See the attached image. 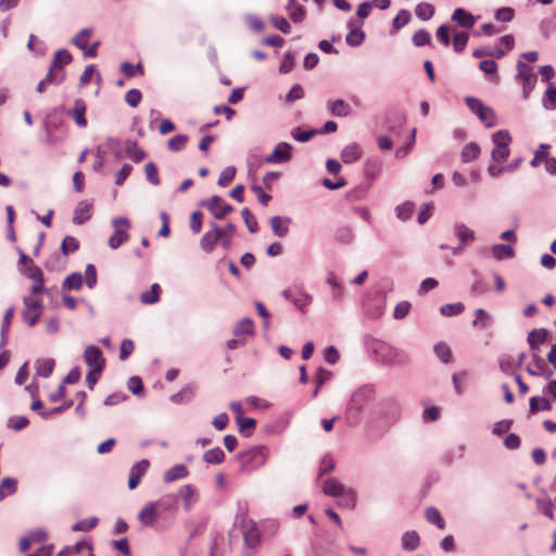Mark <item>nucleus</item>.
Returning <instances> with one entry per match:
<instances>
[{"label":"nucleus","mask_w":556,"mask_h":556,"mask_svg":"<svg viewBox=\"0 0 556 556\" xmlns=\"http://www.w3.org/2000/svg\"><path fill=\"white\" fill-rule=\"evenodd\" d=\"M160 292L159 283H153L150 290L141 293L140 301L144 304H154L160 301Z\"/></svg>","instance_id":"obj_44"},{"label":"nucleus","mask_w":556,"mask_h":556,"mask_svg":"<svg viewBox=\"0 0 556 556\" xmlns=\"http://www.w3.org/2000/svg\"><path fill=\"white\" fill-rule=\"evenodd\" d=\"M291 144L288 142H280L278 143L274 151L266 156L265 161L269 164H281L289 162L292 157L291 155Z\"/></svg>","instance_id":"obj_12"},{"label":"nucleus","mask_w":556,"mask_h":556,"mask_svg":"<svg viewBox=\"0 0 556 556\" xmlns=\"http://www.w3.org/2000/svg\"><path fill=\"white\" fill-rule=\"evenodd\" d=\"M112 225L114 233L109 238V245L115 250L129 239L127 229L130 227V223L125 217H115L112 219Z\"/></svg>","instance_id":"obj_7"},{"label":"nucleus","mask_w":556,"mask_h":556,"mask_svg":"<svg viewBox=\"0 0 556 556\" xmlns=\"http://www.w3.org/2000/svg\"><path fill=\"white\" fill-rule=\"evenodd\" d=\"M465 103L471 112L478 115L480 121H486V106L479 99L468 96L465 98Z\"/></svg>","instance_id":"obj_34"},{"label":"nucleus","mask_w":556,"mask_h":556,"mask_svg":"<svg viewBox=\"0 0 556 556\" xmlns=\"http://www.w3.org/2000/svg\"><path fill=\"white\" fill-rule=\"evenodd\" d=\"M179 496L184 500L186 510H189L198 500L197 490L191 484L182 485L179 490Z\"/></svg>","instance_id":"obj_29"},{"label":"nucleus","mask_w":556,"mask_h":556,"mask_svg":"<svg viewBox=\"0 0 556 556\" xmlns=\"http://www.w3.org/2000/svg\"><path fill=\"white\" fill-rule=\"evenodd\" d=\"M415 14L421 21H428L434 14V7L427 2L419 3L416 5Z\"/></svg>","instance_id":"obj_53"},{"label":"nucleus","mask_w":556,"mask_h":556,"mask_svg":"<svg viewBox=\"0 0 556 556\" xmlns=\"http://www.w3.org/2000/svg\"><path fill=\"white\" fill-rule=\"evenodd\" d=\"M494 148L491 155L494 162H504L509 155V144L511 136L507 130H498L492 135Z\"/></svg>","instance_id":"obj_5"},{"label":"nucleus","mask_w":556,"mask_h":556,"mask_svg":"<svg viewBox=\"0 0 556 556\" xmlns=\"http://www.w3.org/2000/svg\"><path fill=\"white\" fill-rule=\"evenodd\" d=\"M426 519L428 522L435 525L441 530L445 528V521L439 509L435 507L431 506L426 509Z\"/></svg>","instance_id":"obj_48"},{"label":"nucleus","mask_w":556,"mask_h":556,"mask_svg":"<svg viewBox=\"0 0 556 556\" xmlns=\"http://www.w3.org/2000/svg\"><path fill=\"white\" fill-rule=\"evenodd\" d=\"M465 309V306L462 302H457V303H450V304H445V305H442L440 307V313L443 315V316H446V317H452V316H457L459 314H462Z\"/></svg>","instance_id":"obj_55"},{"label":"nucleus","mask_w":556,"mask_h":556,"mask_svg":"<svg viewBox=\"0 0 556 556\" xmlns=\"http://www.w3.org/2000/svg\"><path fill=\"white\" fill-rule=\"evenodd\" d=\"M157 504L154 502H150L146 504L142 509L139 511L138 519L146 527H152L157 520Z\"/></svg>","instance_id":"obj_19"},{"label":"nucleus","mask_w":556,"mask_h":556,"mask_svg":"<svg viewBox=\"0 0 556 556\" xmlns=\"http://www.w3.org/2000/svg\"><path fill=\"white\" fill-rule=\"evenodd\" d=\"M414 208L415 204L412 201H406L395 207L396 217L406 222L413 216Z\"/></svg>","instance_id":"obj_46"},{"label":"nucleus","mask_w":556,"mask_h":556,"mask_svg":"<svg viewBox=\"0 0 556 556\" xmlns=\"http://www.w3.org/2000/svg\"><path fill=\"white\" fill-rule=\"evenodd\" d=\"M452 21L463 28H472L476 17L462 8L456 9L452 14Z\"/></svg>","instance_id":"obj_22"},{"label":"nucleus","mask_w":556,"mask_h":556,"mask_svg":"<svg viewBox=\"0 0 556 556\" xmlns=\"http://www.w3.org/2000/svg\"><path fill=\"white\" fill-rule=\"evenodd\" d=\"M410 18H412L410 12L408 10L402 9L399 11L396 16L393 18L392 26L395 29H401L402 27H404L405 25H407L409 23Z\"/></svg>","instance_id":"obj_62"},{"label":"nucleus","mask_w":556,"mask_h":556,"mask_svg":"<svg viewBox=\"0 0 556 556\" xmlns=\"http://www.w3.org/2000/svg\"><path fill=\"white\" fill-rule=\"evenodd\" d=\"M375 400V389L372 386H363L358 388L350 399L346 407V418L350 424L357 425L363 419L366 409Z\"/></svg>","instance_id":"obj_1"},{"label":"nucleus","mask_w":556,"mask_h":556,"mask_svg":"<svg viewBox=\"0 0 556 556\" xmlns=\"http://www.w3.org/2000/svg\"><path fill=\"white\" fill-rule=\"evenodd\" d=\"M466 447L464 444H456L447 448L441 456V460L450 465L456 459H460L465 455Z\"/></svg>","instance_id":"obj_30"},{"label":"nucleus","mask_w":556,"mask_h":556,"mask_svg":"<svg viewBox=\"0 0 556 556\" xmlns=\"http://www.w3.org/2000/svg\"><path fill=\"white\" fill-rule=\"evenodd\" d=\"M437 357L444 364H448L453 359L451 348L445 342H439L433 348Z\"/></svg>","instance_id":"obj_42"},{"label":"nucleus","mask_w":556,"mask_h":556,"mask_svg":"<svg viewBox=\"0 0 556 556\" xmlns=\"http://www.w3.org/2000/svg\"><path fill=\"white\" fill-rule=\"evenodd\" d=\"M362 23L355 18H350L348 21V28L350 31L345 37V41L351 47H358L365 40V33L361 29Z\"/></svg>","instance_id":"obj_13"},{"label":"nucleus","mask_w":556,"mask_h":556,"mask_svg":"<svg viewBox=\"0 0 556 556\" xmlns=\"http://www.w3.org/2000/svg\"><path fill=\"white\" fill-rule=\"evenodd\" d=\"M55 366L53 358H41L35 363L36 375L39 377L48 378L52 375Z\"/></svg>","instance_id":"obj_32"},{"label":"nucleus","mask_w":556,"mask_h":556,"mask_svg":"<svg viewBox=\"0 0 556 556\" xmlns=\"http://www.w3.org/2000/svg\"><path fill=\"white\" fill-rule=\"evenodd\" d=\"M517 79L522 85V97L527 99L536 84L533 67L522 61L517 62Z\"/></svg>","instance_id":"obj_6"},{"label":"nucleus","mask_w":556,"mask_h":556,"mask_svg":"<svg viewBox=\"0 0 556 556\" xmlns=\"http://www.w3.org/2000/svg\"><path fill=\"white\" fill-rule=\"evenodd\" d=\"M362 157V149L358 143L353 142L345 146L341 151V159L345 164H353Z\"/></svg>","instance_id":"obj_23"},{"label":"nucleus","mask_w":556,"mask_h":556,"mask_svg":"<svg viewBox=\"0 0 556 556\" xmlns=\"http://www.w3.org/2000/svg\"><path fill=\"white\" fill-rule=\"evenodd\" d=\"M327 106L330 113L337 117H346L351 114V106L342 99L329 101Z\"/></svg>","instance_id":"obj_28"},{"label":"nucleus","mask_w":556,"mask_h":556,"mask_svg":"<svg viewBox=\"0 0 556 556\" xmlns=\"http://www.w3.org/2000/svg\"><path fill=\"white\" fill-rule=\"evenodd\" d=\"M548 332L544 328L533 329L529 332L527 341L532 351L539 349L547 339Z\"/></svg>","instance_id":"obj_25"},{"label":"nucleus","mask_w":556,"mask_h":556,"mask_svg":"<svg viewBox=\"0 0 556 556\" xmlns=\"http://www.w3.org/2000/svg\"><path fill=\"white\" fill-rule=\"evenodd\" d=\"M73 60L71 52L67 49H60L54 53L51 67L56 71H64V66L70 64Z\"/></svg>","instance_id":"obj_31"},{"label":"nucleus","mask_w":556,"mask_h":556,"mask_svg":"<svg viewBox=\"0 0 556 556\" xmlns=\"http://www.w3.org/2000/svg\"><path fill=\"white\" fill-rule=\"evenodd\" d=\"M144 173L147 180L153 186H159L161 180L159 177L157 167L153 162H149L144 165Z\"/></svg>","instance_id":"obj_60"},{"label":"nucleus","mask_w":556,"mask_h":556,"mask_svg":"<svg viewBox=\"0 0 556 556\" xmlns=\"http://www.w3.org/2000/svg\"><path fill=\"white\" fill-rule=\"evenodd\" d=\"M202 205H205L216 219H223L227 214L233 211L232 205L227 203L223 204V200L219 195L211 197L208 200L203 201Z\"/></svg>","instance_id":"obj_10"},{"label":"nucleus","mask_w":556,"mask_h":556,"mask_svg":"<svg viewBox=\"0 0 556 556\" xmlns=\"http://www.w3.org/2000/svg\"><path fill=\"white\" fill-rule=\"evenodd\" d=\"M99 522V519L97 517H91V518H88V519H83V520H79L77 522H75L73 526H72V531H89L93 528L97 527Z\"/></svg>","instance_id":"obj_58"},{"label":"nucleus","mask_w":556,"mask_h":556,"mask_svg":"<svg viewBox=\"0 0 556 556\" xmlns=\"http://www.w3.org/2000/svg\"><path fill=\"white\" fill-rule=\"evenodd\" d=\"M316 134H320V130L311 129V130L302 131L300 127H295L291 131L292 138L300 142H307Z\"/></svg>","instance_id":"obj_59"},{"label":"nucleus","mask_w":556,"mask_h":556,"mask_svg":"<svg viewBox=\"0 0 556 556\" xmlns=\"http://www.w3.org/2000/svg\"><path fill=\"white\" fill-rule=\"evenodd\" d=\"M381 414L389 421H395L401 415V404L393 397H388L381 403Z\"/></svg>","instance_id":"obj_16"},{"label":"nucleus","mask_w":556,"mask_h":556,"mask_svg":"<svg viewBox=\"0 0 556 556\" xmlns=\"http://www.w3.org/2000/svg\"><path fill=\"white\" fill-rule=\"evenodd\" d=\"M419 534L416 531H407L402 535V547L405 551H415L419 545Z\"/></svg>","instance_id":"obj_39"},{"label":"nucleus","mask_w":556,"mask_h":556,"mask_svg":"<svg viewBox=\"0 0 556 556\" xmlns=\"http://www.w3.org/2000/svg\"><path fill=\"white\" fill-rule=\"evenodd\" d=\"M337 498L340 506L353 508L355 506L356 494L353 489L345 488Z\"/></svg>","instance_id":"obj_40"},{"label":"nucleus","mask_w":556,"mask_h":556,"mask_svg":"<svg viewBox=\"0 0 556 556\" xmlns=\"http://www.w3.org/2000/svg\"><path fill=\"white\" fill-rule=\"evenodd\" d=\"M515 39L511 35H505L501 37L492 51H489V55L503 58L508 51L514 48Z\"/></svg>","instance_id":"obj_20"},{"label":"nucleus","mask_w":556,"mask_h":556,"mask_svg":"<svg viewBox=\"0 0 556 556\" xmlns=\"http://www.w3.org/2000/svg\"><path fill=\"white\" fill-rule=\"evenodd\" d=\"M270 23L273 24V26L275 28L279 29L281 33H283L286 35L290 34V31H291V25L288 22V20L283 16L271 15Z\"/></svg>","instance_id":"obj_63"},{"label":"nucleus","mask_w":556,"mask_h":556,"mask_svg":"<svg viewBox=\"0 0 556 556\" xmlns=\"http://www.w3.org/2000/svg\"><path fill=\"white\" fill-rule=\"evenodd\" d=\"M193 397V389L190 386L184 387L179 392L170 396V401L175 404L190 402Z\"/></svg>","instance_id":"obj_51"},{"label":"nucleus","mask_w":556,"mask_h":556,"mask_svg":"<svg viewBox=\"0 0 556 556\" xmlns=\"http://www.w3.org/2000/svg\"><path fill=\"white\" fill-rule=\"evenodd\" d=\"M189 476V470L186 465L184 464H176L175 466L170 467L168 470L164 473V481L166 483L174 482L179 479L187 478Z\"/></svg>","instance_id":"obj_24"},{"label":"nucleus","mask_w":556,"mask_h":556,"mask_svg":"<svg viewBox=\"0 0 556 556\" xmlns=\"http://www.w3.org/2000/svg\"><path fill=\"white\" fill-rule=\"evenodd\" d=\"M282 295L292 302V304L300 309L305 312L306 307L311 305L313 298L303 289H286L282 291Z\"/></svg>","instance_id":"obj_8"},{"label":"nucleus","mask_w":556,"mask_h":556,"mask_svg":"<svg viewBox=\"0 0 556 556\" xmlns=\"http://www.w3.org/2000/svg\"><path fill=\"white\" fill-rule=\"evenodd\" d=\"M150 466V463L148 459H141L137 462L131 468L129 472V479H128V488L130 490H134L138 486L140 483L141 477L146 473Z\"/></svg>","instance_id":"obj_15"},{"label":"nucleus","mask_w":556,"mask_h":556,"mask_svg":"<svg viewBox=\"0 0 556 556\" xmlns=\"http://www.w3.org/2000/svg\"><path fill=\"white\" fill-rule=\"evenodd\" d=\"M92 30L90 28L81 29L73 39L72 42L79 49L85 50L88 46V38Z\"/></svg>","instance_id":"obj_61"},{"label":"nucleus","mask_w":556,"mask_h":556,"mask_svg":"<svg viewBox=\"0 0 556 556\" xmlns=\"http://www.w3.org/2000/svg\"><path fill=\"white\" fill-rule=\"evenodd\" d=\"M415 138H416V129H412L410 136L407 138L406 142L395 150L396 159H404L408 155L409 151L412 150L413 146L415 144Z\"/></svg>","instance_id":"obj_52"},{"label":"nucleus","mask_w":556,"mask_h":556,"mask_svg":"<svg viewBox=\"0 0 556 556\" xmlns=\"http://www.w3.org/2000/svg\"><path fill=\"white\" fill-rule=\"evenodd\" d=\"M254 330L255 327L253 320L249 317H245L235 325L232 334L237 338H240L241 336H253Z\"/></svg>","instance_id":"obj_26"},{"label":"nucleus","mask_w":556,"mask_h":556,"mask_svg":"<svg viewBox=\"0 0 556 556\" xmlns=\"http://www.w3.org/2000/svg\"><path fill=\"white\" fill-rule=\"evenodd\" d=\"M331 371L323 367L317 369L315 376L316 388L314 390L313 396H317L319 389L331 378Z\"/></svg>","instance_id":"obj_57"},{"label":"nucleus","mask_w":556,"mask_h":556,"mask_svg":"<svg viewBox=\"0 0 556 556\" xmlns=\"http://www.w3.org/2000/svg\"><path fill=\"white\" fill-rule=\"evenodd\" d=\"M454 236L458 239L459 244L451 248L453 255H459L464 252L467 244L475 241L476 233L472 229L466 226L464 223L457 222L453 226ZM441 250L450 249L447 244H441Z\"/></svg>","instance_id":"obj_4"},{"label":"nucleus","mask_w":556,"mask_h":556,"mask_svg":"<svg viewBox=\"0 0 556 556\" xmlns=\"http://www.w3.org/2000/svg\"><path fill=\"white\" fill-rule=\"evenodd\" d=\"M346 486L337 479H326L323 483V491L326 495L338 497Z\"/></svg>","instance_id":"obj_36"},{"label":"nucleus","mask_w":556,"mask_h":556,"mask_svg":"<svg viewBox=\"0 0 556 556\" xmlns=\"http://www.w3.org/2000/svg\"><path fill=\"white\" fill-rule=\"evenodd\" d=\"M492 255L498 261L513 258L515 256L514 245L503 243L494 244L492 247Z\"/></svg>","instance_id":"obj_33"},{"label":"nucleus","mask_w":556,"mask_h":556,"mask_svg":"<svg viewBox=\"0 0 556 556\" xmlns=\"http://www.w3.org/2000/svg\"><path fill=\"white\" fill-rule=\"evenodd\" d=\"M270 227L273 232L280 238H283L289 232V225L291 223L290 217L273 216L270 218Z\"/></svg>","instance_id":"obj_21"},{"label":"nucleus","mask_w":556,"mask_h":556,"mask_svg":"<svg viewBox=\"0 0 556 556\" xmlns=\"http://www.w3.org/2000/svg\"><path fill=\"white\" fill-rule=\"evenodd\" d=\"M73 404H74L73 400H66L60 406L53 407V408L48 409V410H41L39 413V415L43 419H50V418H53L54 416L60 415V414L64 413L65 410L70 409L73 406Z\"/></svg>","instance_id":"obj_47"},{"label":"nucleus","mask_w":556,"mask_h":556,"mask_svg":"<svg viewBox=\"0 0 556 556\" xmlns=\"http://www.w3.org/2000/svg\"><path fill=\"white\" fill-rule=\"evenodd\" d=\"M189 138L187 135H176L167 142V148L172 152H179L185 149Z\"/></svg>","instance_id":"obj_54"},{"label":"nucleus","mask_w":556,"mask_h":556,"mask_svg":"<svg viewBox=\"0 0 556 556\" xmlns=\"http://www.w3.org/2000/svg\"><path fill=\"white\" fill-rule=\"evenodd\" d=\"M203 460L208 465H218L225 460V452L219 447H213L203 454Z\"/></svg>","instance_id":"obj_38"},{"label":"nucleus","mask_w":556,"mask_h":556,"mask_svg":"<svg viewBox=\"0 0 556 556\" xmlns=\"http://www.w3.org/2000/svg\"><path fill=\"white\" fill-rule=\"evenodd\" d=\"M267 448L264 445L253 446L237 454V460L240 464V470L244 473H251L263 467L267 460Z\"/></svg>","instance_id":"obj_3"},{"label":"nucleus","mask_w":556,"mask_h":556,"mask_svg":"<svg viewBox=\"0 0 556 556\" xmlns=\"http://www.w3.org/2000/svg\"><path fill=\"white\" fill-rule=\"evenodd\" d=\"M125 155L132 162L139 163L146 157V152L138 146L136 141H125Z\"/></svg>","instance_id":"obj_27"},{"label":"nucleus","mask_w":556,"mask_h":556,"mask_svg":"<svg viewBox=\"0 0 556 556\" xmlns=\"http://www.w3.org/2000/svg\"><path fill=\"white\" fill-rule=\"evenodd\" d=\"M84 358L90 369L98 370L101 374L105 366V359L102 351L96 345H88L84 352Z\"/></svg>","instance_id":"obj_9"},{"label":"nucleus","mask_w":556,"mask_h":556,"mask_svg":"<svg viewBox=\"0 0 556 556\" xmlns=\"http://www.w3.org/2000/svg\"><path fill=\"white\" fill-rule=\"evenodd\" d=\"M127 388L132 394L137 396L143 395V383L139 376L130 377L127 382Z\"/></svg>","instance_id":"obj_64"},{"label":"nucleus","mask_w":556,"mask_h":556,"mask_svg":"<svg viewBox=\"0 0 556 556\" xmlns=\"http://www.w3.org/2000/svg\"><path fill=\"white\" fill-rule=\"evenodd\" d=\"M83 275L80 273H73L65 278L62 288L64 290H79L83 286Z\"/></svg>","instance_id":"obj_45"},{"label":"nucleus","mask_w":556,"mask_h":556,"mask_svg":"<svg viewBox=\"0 0 556 556\" xmlns=\"http://www.w3.org/2000/svg\"><path fill=\"white\" fill-rule=\"evenodd\" d=\"M79 249V241L73 236H65L61 243V251L64 255L76 252Z\"/></svg>","instance_id":"obj_56"},{"label":"nucleus","mask_w":556,"mask_h":556,"mask_svg":"<svg viewBox=\"0 0 556 556\" xmlns=\"http://www.w3.org/2000/svg\"><path fill=\"white\" fill-rule=\"evenodd\" d=\"M529 408L531 414H536L542 410H551L552 405L549 401L545 397L533 396L530 399Z\"/></svg>","instance_id":"obj_41"},{"label":"nucleus","mask_w":556,"mask_h":556,"mask_svg":"<svg viewBox=\"0 0 556 556\" xmlns=\"http://www.w3.org/2000/svg\"><path fill=\"white\" fill-rule=\"evenodd\" d=\"M295 0H290L289 3L286 7V10L290 11V18L294 23H301L304 21L306 16V11L303 5H296L294 7Z\"/></svg>","instance_id":"obj_43"},{"label":"nucleus","mask_w":556,"mask_h":556,"mask_svg":"<svg viewBox=\"0 0 556 556\" xmlns=\"http://www.w3.org/2000/svg\"><path fill=\"white\" fill-rule=\"evenodd\" d=\"M92 203L87 200L78 202L74 210L73 223L75 225H83L89 220L92 215Z\"/></svg>","instance_id":"obj_17"},{"label":"nucleus","mask_w":556,"mask_h":556,"mask_svg":"<svg viewBox=\"0 0 556 556\" xmlns=\"http://www.w3.org/2000/svg\"><path fill=\"white\" fill-rule=\"evenodd\" d=\"M86 110L85 101L79 98L74 101V106L67 111V115L74 118L77 126L85 128L87 126Z\"/></svg>","instance_id":"obj_18"},{"label":"nucleus","mask_w":556,"mask_h":556,"mask_svg":"<svg viewBox=\"0 0 556 556\" xmlns=\"http://www.w3.org/2000/svg\"><path fill=\"white\" fill-rule=\"evenodd\" d=\"M17 491V479L12 477L3 478L0 482V502Z\"/></svg>","instance_id":"obj_37"},{"label":"nucleus","mask_w":556,"mask_h":556,"mask_svg":"<svg viewBox=\"0 0 556 556\" xmlns=\"http://www.w3.org/2000/svg\"><path fill=\"white\" fill-rule=\"evenodd\" d=\"M371 349L376 358L382 364L403 366L409 362V355L407 352L390 345L387 342L375 340L371 343Z\"/></svg>","instance_id":"obj_2"},{"label":"nucleus","mask_w":556,"mask_h":556,"mask_svg":"<svg viewBox=\"0 0 556 556\" xmlns=\"http://www.w3.org/2000/svg\"><path fill=\"white\" fill-rule=\"evenodd\" d=\"M326 282L331 287V294L333 300L339 301L344 296L345 289L339 282L333 271H329L327 274Z\"/></svg>","instance_id":"obj_35"},{"label":"nucleus","mask_w":556,"mask_h":556,"mask_svg":"<svg viewBox=\"0 0 556 556\" xmlns=\"http://www.w3.org/2000/svg\"><path fill=\"white\" fill-rule=\"evenodd\" d=\"M211 228L212 230L206 231L200 240V245L205 253H211L222 237V228L216 223H211Z\"/></svg>","instance_id":"obj_14"},{"label":"nucleus","mask_w":556,"mask_h":556,"mask_svg":"<svg viewBox=\"0 0 556 556\" xmlns=\"http://www.w3.org/2000/svg\"><path fill=\"white\" fill-rule=\"evenodd\" d=\"M239 522L245 545L249 547L257 546L261 542V538L256 523L252 520H243Z\"/></svg>","instance_id":"obj_11"},{"label":"nucleus","mask_w":556,"mask_h":556,"mask_svg":"<svg viewBox=\"0 0 556 556\" xmlns=\"http://www.w3.org/2000/svg\"><path fill=\"white\" fill-rule=\"evenodd\" d=\"M65 77H66L65 71H60V70L56 71L50 66L49 72L47 73L43 80L47 83V85L59 86L65 80Z\"/></svg>","instance_id":"obj_49"},{"label":"nucleus","mask_w":556,"mask_h":556,"mask_svg":"<svg viewBox=\"0 0 556 556\" xmlns=\"http://www.w3.org/2000/svg\"><path fill=\"white\" fill-rule=\"evenodd\" d=\"M480 154V148L477 143L470 142L466 144L462 151V160L465 163H469L476 160Z\"/></svg>","instance_id":"obj_50"}]
</instances>
